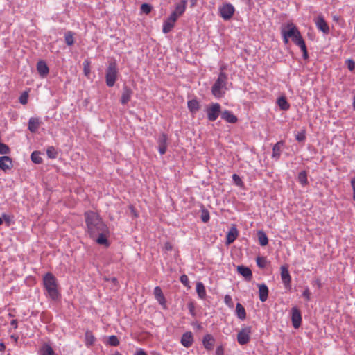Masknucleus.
<instances>
[{
	"mask_svg": "<svg viewBox=\"0 0 355 355\" xmlns=\"http://www.w3.org/2000/svg\"><path fill=\"white\" fill-rule=\"evenodd\" d=\"M87 232L89 236L98 244L109 246L107 237L110 234L109 228L103 221L100 216L92 211L85 213Z\"/></svg>",
	"mask_w": 355,
	"mask_h": 355,
	"instance_id": "obj_1",
	"label": "nucleus"
},
{
	"mask_svg": "<svg viewBox=\"0 0 355 355\" xmlns=\"http://www.w3.org/2000/svg\"><path fill=\"white\" fill-rule=\"evenodd\" d=\"M230 86H232V83L228 82L227 73L221 70L211 87V94L216 98H222L225 96Z\"/></svg>",
	"mask_w": 355,
	"mask_h": 355,
	"instance_id": "obj_2",
	"label": "nucleus"
},
{
	"mask_svg": "<svg viewBox=\"0 0 355 355\" xmlns=\"http://www.w3.org/2000/svg\"><path fill=\"white\" fill-rule=\"evenodd\" d=\"M43 285L46 291V295L53 300L60 297L58 289V282L55 277L51 272H47L43 277Z\"/></svg>",
	"mask_w": 355,
	"mask_h": 355,
	"instance_id": "obj_3",
	"label": "nucleus"
},
{
	"mask_svg": "<svg viewBox=\"0 0 355 355\" xmlns=\"http://www.w3.org/2000/svg\"><path fill=\"white\" fill-rule=\"evenodd\" d=\"M119 76V69L116 61L109 62L105 71V83L107 87H112L114 85Z\"/></svg>",
	"mask_w": 355,
	"mask_h": 355,
	"instance_id": "obj_4",
	"label": "nucleus"
},
{
	"mask_svg": "<svg viewBox=\"0 0 355 355\" xmlns=\"http://www.w3.org/2000/svg\"><path fill=\"white\" fill-rule=\"evenodd\" d=\"M285 28L287 31V36L292 39L295 45L299 46L305 42L300 32L293 23H288Z\"/></svg>",
	"mask_w": 355,
	"mask_h": 355,
	"instance_id": "obj_5",
	"label": "nucleus"
},
{
	"mask_svg": "<svg viewBox=\"0 0 355 355\" xmlns=\"http://www.w3.org/2000/svg\"><path fill=\"white\" fill-rule=\"evenodd\" d=\"M207 119L209 121H215L221 112V106L218 103H213L205 109Z\"/></svg>",
	"mask_w": 355,
	"mask_h": 355,
	"instance_id": "obj_6",
	"label": "nucleus"
},
{
	"mask_svg": "<svg viewBox=\"0 0 355 355\" xmlns=\"http://www.w3.org/2000/svg\"><path fill=\"white\" fill-rule=\"evenodd\" d=\"M234 12L235 8L230 3H225L218 8L219 15L225 21L230 20Z\"/></svg>",
	"mask_w": 355,
	"mask_h": 355,
	"instance_id": "obj_7",
	"label": "nucleus"
},
{
	"mask_svg": "<svg viewBox=\"0 0 355 355\" xmlns=\"http://www.w3.org/2000/svg\"><path fill=\"white\" fill-rule=\"evenodd\" d=\"M252 329L250 327H245L237 334V341L241 345L247 344L250 340Z\"/></svg>",
	"mask_w": 355,
	"mask_h": 355,
	"instance_id": "obj_8",
	"label": "nucleus"
},
{
	"mask_svg": "<svg viewBox=\"0 0 355 355\" xmlns=\"http://www.w3.org/2000/svg\"><path fill=\"white\" fill-rule=\"evenodd\" d=\"M281 270V279L282 283L286 289L290 290L291 288V277L289 273L288 267L286 266H282L280 268Z\"/></svg>",
	"mask_w": 355,
	"mask_h": 355,
	"instance_id": "obj_9",
	"label": "nucleus"
},
{
	"mask_svg": "<svg viewBox=\"0 0 355 355\" xmlns=\"http://www.w3.org/2000/svg\"><path fill=\"white\" fill-rule=\"evenodd\" d=\"M314 22L316 28L324 34L329 33V27L327 21L324 20L322 15H319L314 19Z\"/></svg>",
	"mask_w": 355,
	"mask_h": 355,
	"instance_id": "obj_10",
	"label": "nucleus"
},
{
	"mask_svg": "<svg viewBox=\"0 0 355 355\" xmlns=\"http://www.w3.org/2000/svg\"><path fill=\"white\" fill-rule=\"evenodd\" d=\"M292 324L295 329H298L302 323V315L300 311L296 306L291 309Z\"/></svg>",
	"mask_w": 355,
	"mask_h": 355,
	"instance_id": "obj_11",
	"label": "nucleus"
},
{
	"mask_svg": "<svg viewBox=\"0 0 355 355\" xmlns=\"http://www.w3.org/2000/svg\"><path fill=\"white\" fill-rule=\"evenodd\" d=\"M202 342L205 349L211 351L214 349L216 340L212 335L207 334L203 336Z\"/></svg>",
	"mask_w": 355,
	"mask_h": 355,
	"instance_id": "obj_12",
	"label": "nucleus"
},
{
	"mask_svg": "<svg viewBox=\"0 0 355 355\" xmlns=\"http://www.w3.org/2000/svg\"><path fill=\"white\" fill-rule=\"evenodd\" d=\"M180 343L184 347H190L193 343V334L191 331L184 333L181 337Z\"/></svg>",
	"mask_w": 355,
	"mask_h": 355,
	"instance_id": "obj_13",
	"label": "nucleus"
},
{
	"mask_svg": "<svg viewBox=\"0 0 355 355\" xmlns=\"http://www.w3.org/2000/svg\"><path fill=\"white\" fill-rule=\"evenodd\" d=\"M132 94V90L130 87L126 85L123 86L121 97V104L126 105L130 101Z\"/></svg>",
	"mask_w": 355,
	"mask_h": 355,
	"instance_id": "obj_14",
	"label": "nucleus"
},
{
	"mask_svg": "<svg viewBox=\"0 0 355 355\" xmlns=\"http://www.w3.org/2000/svg\"><path fill=\"white\" fill-rule=\"evenodd\" d=\"M12 159L8 156H2L0 157V168L3 171H6L8 170H10L12 168Z\"/></svg>",
	"mask_w": 355,
	"mask_h": 355,
	"instance_id": "obj_15",
	"label": "nucleus"
},
{
	"mask_svg": "<svg viewBox=\"0 0 355 355\" xmlns=\"http://www.w3.org/2000/svg\"><path fill=\"white\" fill-rule=\"evenodd\" d=\"M284 145V141L277 142L272 148V158L276 161L279 160L282 154V148Z\"/></svg>",
	"mask_w": 355,
	"mask_h": 355,
	"instance_id": "obj_16",
	"label": "nucleus"
},
{
	"mask_svg": "<svg viewBox=\"0 0 355 355\" xmlns=\"http://www.w3.org/2000/svg\"><path fill=\"white\" fill-rule=\"evenodd\" d=\"M154 295L156 300L163 306L164 308H166V298L162 293V291L159 286H156L154 288Z\"/></svg>",
	"mask_w": 355,
	"mask_h": 355,
	"instance_id": "obj_17",
	"label": "nucleus"
},
{
	"mask_svg": "<svg viewBox=\"0 0 355 355\" xmlns=\"http://www.w3.org/2000/svg\"><path fill=\"white\" fill-rule=\"evenodd\" d=\"M37 70L40 76L42 78L46 76L49 72V67L47 66L46 63L43 60H40L37 62Z\"/></svg>",
	"mask_w": 355,
	"mask_h": 355,
	"instance_id": "obj_18",
	"label": "nucleus"
},
{
	"mask_svg": "<svg viewBox=\"0 0 355 355\" xmlns=\"http://www.w3.org/2000/svg\"><path fill=\"white\" fill-rule=\"evenodd\" d=\"M239 235V231L236 229V227L233 226L232 227L228 232L227 233L226 236V243L230 244L232 243L237 238Z\"/></svg>",
	"mask_w": 355,
	"mask_h": 355,
	"instance_id": "obj_19",
	"label": "nucleus"
},
{
	"mask_svg": "<svg viewBox=\"0 0 355 355\" xmlns=\"http://www.w3.org/2000/svg\"><path fill=\"white\" fill-rule=\"evenodd\" d=\"M38 355H56L52 347L46 343H44L38 351Z\"/></svg>",
	"mask_w": 355,
	"mask_h": 355,
	"instance_id": "obj_20",
	"label": "nucleus"
},
{
	"mask_svg": "<svg viewBox=\"0 0 355 355\" xmlns=\"http://www.w3.org/2000/svg\"><path fill=\"white\" fill-rule=\"evenodd\" d=\"M237 271L241 275L244 277L246 280H251L252 277V273L248 267H245L244 266H239L237 267Z\"/></svg>",
	"mask_w": 355,
	"mask_h": 355,
	"instance_id": "obj_21",
	"label": "nucleus"
},
{
	"mask_svg": "<svg viewBox=\"0 0 355 355\" xmlns=\"http://www.w3.org/2000/svg\"><path fill=\"white\" fill-rule=\"evenodd\" d=\"M259 295L261 302H264L268 297V288L265 284L259 285Z\"/></svg>",
	"mask_w": 355,
	"mask_h": 355,
	"instance_id": "obj_22",
	"label": "nucleus"
},
{
	"mask_svg": "<svg viewBox=\"0 0 355 355\" xmlns=\"http://www.w3.org/2000/svg\"><path fill=\"white\" fill-rule=\"evenodd\" d=\"M40 120L37 118L31 117L29 119L28 121V130L33 132L35 133L37 131L39 127H40Z\"/></svg>",
	"mask_w": 355,
	"mask_h": 355,
	"instance_id": "obj_23",
	"label": "nucleus"
},
{
	"mask_svg": "<svg viewBox=\"0 0 355 355\" xmlns=\"http://www.w3.org/2000/svg\"><path fill=\"white\" fill-rule=\"evenodd\" d=\"M222 119L230 123H235L238 120L237 117L229 110H225L222 113Z\"/></svg>",
	"mask_w": 355,
	"mask_h": 355,
	"instance_id": "obj_24",
	"label": "nucleus"
},
{
	"mask_svg": "<svg viewBox=\"0 0 355 355\" xmlns=\"http://www.w3.org/2000/svg\"><path fill=\"white\" fill-rule=\"evenodd\" d=\"M187 107L189 110L195 114L200 110V103L196 99L189 100L187 102Z\"/></svg>",
	"mask_w": 355,
	"mask_h": 355,
	"instance_id": "obj_25",
	"label": "nucleus"
},
{
	"mask_svg": "<svg viewBox=\"0 0 355 355\" xmlns=\"http://www.w3.org/2000/svg\"><path fill=\"white\" fill-rule=\"evenodd\" d=\"M175 21H171L168 17L164 21L162 31L164 33H168L172 31L175 26Z\"/></svg>",
	"mask_w": 355,
	"mask_h": 355,
	"instance_id": "obj_26",
	"label": "nucleus"
},
{
	"mask_svg": "<svg viewBox=\"0 0 355 355\" xmlns=\"http://www.w3.org/2000/svg\"><path fill=\"white\" fill-rule=\"evenodd\" d=\"M187 3V0H182L180 3H177L175 7L174 11L179 15L182 16L186 10V6Z\"/></svg>",
	"mask_w": 355,
	"mask_h": 355,
	"instance_id": "obj_27",
	"label": "nucleus"
},
{
	"mask_svg": "<svg viewBox=\"0 0 355 355\" xmlns=\"http://www.w3.org/2000/svg\"><path fill=\"white\" fill-rule=\"evenodd\" d=\"M236 315L237 318L241 320H243L246 318V312L245 308L241 304L237 303L236 306Z\"/></svg>",
	"mask_w": 355,
	"mask_h": 355,
	"instance_id": "obj_28",
	"label": "nucleus"
},
{
	"mask_svg": "<svg viewBox=\"0 0 355 355\" xmlns=\"http://www.w3.org/2000/svg\"><path fill=\"white\" fill-rule=\"evenodd\" d=\"M85 345L87 347H92L96 341V338H95L94 336L90 331H86L85 336Z\"/></svg>",
	"mask_w": 355,
	"mask_h": 355,
	"instance_id": "obj_29",
	"label": "nucleus"
},
{
	"mask_svg": "<svg viewBox=\"0 0 355 355\" xmlns=\"http://www.w3.org/2000/svg\"><path fill=\"white\" fill-rule=\"evenodd\" d=\"M258 241L261 246H266L268 243V239L266 234L263 230L257 232Z\"/></svg>",
	"mask_w": 355,
	"mask_h": 355,
	"instance_id": "obj_30",
	"label": "nucleus"
},
{
	"mask_svg": "<svg viewBox=\"0 0 355 355\" xmlns=\"http://www.w3.org/2000/svg\"><path fill=\"white\" fill-rule=\"evenodd\" d=\"M277 103L282 110L286 111L290 108V105L284 96L278 98Z\"/></svg>",
	"mask_w": 355,
	"mask_h": 355,
	"instance_id": "obj_31",
	"label": "nucleus"
},
{
	"mask_svg": "<svg viewBox=\"0 0 355 355\" xmlns=\"http://www.w3.org/2000/svg\"><path fill=\"white\" fill-rule=\"evenodd\" d=\"M196 293L200 299H205L206 296V291L204 284L199 282L196 284Z\"/></svg>",
	"mask_w": 355,
	"mask_h": 355,
	"instance_id": "obj_32",
	"label": "nucleus"
},
{
	"mask_svg": "<svg viewBox=\"0 0 355 355\" xmlns=\"http://www.w3.org/2000/svg\"><path fill=\"white\" fill-rule=\"evenodd\" d=\"M64 41L67 46H72L74 44L75 40H74V33L68 31L64 33Z\"/></svg>",
	"mask_w": 355,
	"mask_h": 355,
	"instance_id": "obj_33",
	"label": "nucleus"
},
{
	"mask_svg": "<svg viewBox=\"0 0 355 355\" xmlns=\"http://www.w3.org/2000/svg\"><path fill=\"white\" fill-rule=\"evenodd\" d=\"M297 180L303 187L306 186L309 184L306 171H302L300 172L297 176Z\"/></svg>",
	"mask_w": 355,
	"mask_h": 355,
	"instance_id": "obj_34",
	"label": "nucleus"
},
{
	"mask_svg": "<svg viewBox=\"0 0 355 355\" xmlns=\"http://www.w3.org/2000/svg\"><path fill=\"white\" fill-rule=\"evenodd\" d=\"M31 161L37 164L42 162V158L40 156V153L38 151H33L31 155Z\"/></svg>",
	"mask_w": 355,
	"mask_h": 355,
	"instance_id": "obj_35",
	"label": "nucleus"
},
{
	"mask_svg": "<svg viewBox=\"0 0 355 355\" xmlns=\"http://www.w3.org/2000/svg\"><path fill=\"white\" fill-rule=\"evenodd\" d=\"M167 141L168 136L165 133H162L157 139L158 146H167Z\"/></svg>",
	"mask_w": 355,
	"mask_h": 355,
	"instance_id": "obj_36",
	"label": "nucleus"
},
{
	"mask_svg": "<svg viewBox=\"0 0 355 355\" xmlns=\"http://www.w3.org/2000/svg\"><path fill=\"white\" fill-rule=\"evenodd\" d=\"M46 154L49 158L55 159L58 156V152L53 146L48 147Z\"/></svg>",
	"mask_w": 355,
	"mask_h": 355,
	"instance_id": "obj_37",
	"label": "nucleus"
},
{
	"mask_svg": "<svg viewBox=\"0 0 355 355\" xmlns=\"http://www.w3.org/2000/svg\"><path fill=\"white\" fill-rule=\"evenodd\" d=\"M201 220L203 223H207L210 219L209 212L207 209H202L201 210Z\"/></svg>",
	"mask_w": 355,
	"mask_h": 355,
	"instance_id": "obj_38",
	"label": "nucleus"
},
{
	"mask_svg": "<svg viewBox=\"0 0 355 355\" xmlns=\"http://www.w3.org/2000/svg\"><path fill=\"white\" fill-rule=\"evenodd\" d=\"M107 343H108V345H110L111 346L116 347L119 345V340L118 338L116 337V336L112 335V336H109Z\"/></svg>",
	"mask_w": 355,
	"mask_h": 355,
	"instance_id": "obj_39",
	"label": "nucleus"
},
{
	"mask_svg": "<svg viewBox=\"0 0 355 355\" xmlns=\"http://www.w3.org/2000/svg\"><path fill=\"white\" fill-rule=\"evenodd\" d=\"M152 8H153L152 6L148 3H142L141 6V12L146 14V15L149 14L151 12Z\"/></svg>",
	"mask_w": 355,
	"mask_h": 355,
	"instance_id": "obj_40",
	"label": "nucleus"
},
{
	"mask_svg": "<svg viewBox=\"0 0 355 355\" xmlns=\"http://www.w3.org/2000/svg\"><path fill=\"white\" fill-rule=\"evenodd\" d=\"M257 265L261 268H264L266 266V259L263 257H258L256 259Z\"/></svg>",
	"mask_w": 355,
	"mask_h": 355,
	"instance_id": "obj_41",
	"label": "nucleus"
},
{
	"mask_svg": "<svg viewBox=\"0 0 355 355\" xmlns=\"http://www.w3.org/2000/svg\"><path fill=\"white\" fill-rule=\"evenodd\" d=\"M295 139L299 142L304 141L306 139L305 130H302L301 132H297L295 135Z\"/></svg>",
	"mask_w": 355,
	"mask_h": 355,
	"instance_id": "obj_42",
	"label": "nucleus"
},
{
	"mask_svg": "<svg viewBox=\"0 0 355 355\" xmlns=\"http://www.w3.org/2000/svg\"><path fill=\"white\" fill-rule=\"evenodd\" d=\"M9 147L5 144L0 141V154L6 155L9 153Z\"/></svg>",
	"mask_w": 355,
	"mask_h": 355,
	"instance_id": "obj_43",
	"label": "nucleus"
},
{
	"mask_svg": "<svg viewBox=\"0 0 355 355\" xmlns=\"http://www.w3.org/2000/svg\"><path fill=\"white\" fill-rule=\"evenodd\" d=\"M28 93L26 92H24L19 96V103H21L22 105H26L28 102Z\"/></svg>",
	"mask_w": 355,
	"mask_h": 355,
	"instance_id": "obj_44",
	"label": "nucleus"
},
{
	"mask_svg": "<svg viewBox=\"0 0 355 355\" xmlns=\"http://www.w3.org/2000/svg\"><path fill=\"white\" fill-rule=\"evenodd\" d=\"M232 180L234 181L236 185L239 187L242 186L243 184L241 178L237 174L235 173L232 175Z\"/></svg>",
	"mask_w": 355,
	"mask_h": 355,
	"instance_id": "obj_45",
	"label": "nucleus"
},
{
	"mask_svg": "<svg viewBox=\"0 0 355 355\" xmlns=\"http://www.w3.org/2000/svg\"><path fill=\"white\" fill-rule=\"evenodd\" d=\"M299 47L300 48L301 51H302V57L304 60H306L309 57L308 55V51H307V49H306V44H305V42L301 45L299 46Z\"/></svg>",
	"mask_w": 355,
	"mask_h": 355,
	"instance_id": "obj_46",
	"label": "nucleus"
},
{
	"mask_svg": "<svg viewBox=\"0 0 355 355\" xmlns=\"http://www.w3.org/2000/svg\"><path fill=\"white\" fill-rule=\"evenodd\" d=\"M311 293L308 287H306L303 291L302 295L308 302L311 299Z\"/></svg>",
	"mask_w": 355,
	"mask_h": 355,
	"instance_id": "obj_47",
	"label": "nucleus"
},
{
	"mask_svg": "<svg viewBox=\"0 0 355 355\" xmlns=\"http://www.w3.org/2000/svg\"><path fill=\"white\" fill-rule=\"evenodd\" d=\"M83 71L85 76H88L90 73L89 64L87 61H85L83 63Z\"/></svg>",
	"mask_w": 355,
	"mask_h": 355,
	"instance_id": "obj_48",
	"label": "nucleus"
},
{
	"mask_svg": "<svg viewBox=\"0 0 355 355\" xmlns=\"http://www.w3.org/2000/svg\"><path fill=\"white\" fill-rule=\"evenodd\" d=\"M224 302L229 307H232V306H233L232 297L230 295H226L225 296V297H224Z\"/></svg>",
	"mask_w": 355,
	"mask_h": 355,
	"instance_id": "obj_49",
	"label": "nucleus"
},
{
	"mask_svg": "<svg viewBox=\"0 0 355 355\" xmlns=\"http://www.w3.org/2000/svg\"><path fill=\"white\" fill-rule=\"evenodd\" d=\"M281 33H282V38H283V42L284 44H288V38L289 36H287V31L285 28H283L281 31Z\"/></svg>",
	"mask_w": 355,
	"mask_h": 355,
	"instance_id": "obj_50",
	"label": "nucleus"
},
{
	"mask_svg": "<svg viewBox=\"0 0 355 355\" xmlns=\"http://www.w3.org/2000/svg\"><path fill=\"white\" fill-rule=\"evenodd\" d=\"M106 280L110 282L112 284L115 290L118 288V280L116 277L108 278L106 279Z\"/></svg>",
	"mask_w": 355,
	"mask_h": 355,
	"instance_id": "obj_51",
	"label": "nucleus"
},
{
	"mask_svg": "<svg viewBox=\"0 0 355 355\" xmlns=\"http://www.w3.org/2000/svg\"><path fill=\"white\" fill-rule=\"evenodd\" d=\"M187 306H188L190 314L193 316H195L196 312H195V306H194L193 303H192V302L189 303Z\"/></svg>",
	"mask_w": 355,
	"mask_h": 355,
	"instance_id": "obj_52",
	"label": "nucleus"
},
{
	"mask_svg": "<svg viewBox=\"0 0 355 355\" xmlns=\"http://www.w3.org/2000/svg\"><path fill=\"white\" fill-rule=\"evenodd\" d=\"M180 280L184 286H187L189 284V279L186 275H181Z\"/></svg>",
	"mask_w": 355,
	"mask_h": 355,
	"instance_id": "obj_53",
	"label": "nucleus"
},
{
	"mask_svg": "<svg viewBox=\"0 0 355 355\" xmlns=\"http://www.w3.org/2000/svg\"><path fill=\"white\" fill-rule=\"evenodd\" d=\"M215 355H224V348L222 345L218 346L216 347Z\"/></svg>",
	"mask_w": 355,
	"mask_h": 355,
	"instance_id": "obj_54",
	"label": "nucleus"
},
{
	"mask_svg": "<svg viewBox=\"0 0 355 355\" xmlns=\"http://www.w3.org/2000/svg\"><path fill=\"white\" fill-rule=\"evenodd\" d=\"M179 16L174 10L171 13L170 16L168 17L169 19H171V21H176L177 19L180 17Z\"/></svg>",
	"mask_w": 355,
	"mask_h": 355,
	"instance_id": "obj_55",
	"label": "nucleus"
},
{
	"mask_svg": "<svg viewBox=\"0 0 355 355\" xmlns=\"http://www.w3.org/2000/svg\"><path fill=\"white\" fill-rule=\"evenodd\" d=\"M347 63H348V64H347V67H348V69H349L350 71H353V70L354 69V67H355V63H354V62L352 60L349 59V60H347Z\"/></svg>",
	"mask_w": 355,
	"mask_h": 355,
	"instance_id": "obj_56",
	"label": "nucleus"
},
{
	"mask_svg": "<svg viewBox=\"0 0 355 355\" xmlns=\"http://www.w3.org/2000/svg\"><path fill=\"white\" fill-rule=\"evenodd\" d=\"M350 183L353 191V200L355 201V177L351 179Z\"/></svg>",
	"mask_w": 355,
	"mask_h": 355,
	"instance_id": "obj_57",
	"label": "nucleus"
},
{
	"mask_svg": "<svg viewBox=\"0 0 355 355\" xmlns=\"http://www.w3.org/2000/svg\"><path fill=\"white\" fill-rule=\"evenodd\" d=\"M167 150V146H158V151L160 155H164Z\"/></svg>",
	"mask_w": 355,
	"mask_h": 355,
	"instance_id": "obj_58",
	"label": "nucleus"
},
{
	"mask_svg": "<svg viewBox=\"0 0 355 355\" xmlns=\"http://www.w3.org/2000/svg\"><path fill=\"white\" fill-rule=\"evenodd\" d=\"M3 220H4L8 225L10 224V216L9 215H7L6 214H3L2 215V218H1Z\"/></svg>",
	"mask_w": 355,
	"mask_h": 355,
	"instance_id": "obj_59",
	"label": "nucleus"
},
{
	"mask_svg": "<svg viewBox=\"0 0 355 355\" xmlns=\"http://www.w3.org/2000/svg\"><path fill=\"white\" fill-rule=\"evenodd\" d=\"M134 355H146V353L143 349L140 348L136 351Z\"/></svg>",
	"mask_w": 355,
	"mask_h": 355,
	"instance_id": "obj_60",
	"label": "nucleus"
},
{
	"mask_svg": "<svg viewBox=\"0 0 355 355\" xmlns=\"http://www.w3.org/2000/svg\"><path fill=\"white\" fill-rule=\"evenodd\" d=\"M10 324L15 328L16 329L17 327V320H12L10 322Z\"/></svg>",
	"mask_w": 355,
	"mask_h": 355,
	"instance_id": "obj_61",
	"label": "nucleus"
},
{
	"mask_svg": "<svg viewBox=\"0 0 355 355\" xmlns=\"http://www.w3.org/2000/svg\"><path fill=\"white\" fill-rule=\"evenodd\" d=\"M6 349V346L3 343H0V352H3Z\"/></svg>",
	"mask_w": 355,
	"mask_h": 355,
	"instance_id": "obj_62",
	"label": "nucleus"
},
{
	"mask_svg": "<svg viewBox=\"0 0 355 355\" xmlns=\"http://www.w3.org/2000/svg\"><path fill=\"white\" fill-rule=\"evenodd\" d=\"M353 109L355 110V95L353 97Z\"/></svg>",
	"mask_w": 355,
	"mask_h": 355,
	"instance_id": "obj_63",
	"label": "nucleus"
},
{
	"mask_svg": "<svg viewBox=\"0 0 355 355\" xmlns=\"http://www.w3.org/2000/svg\"><path fill=\"white\" fill-rule=\"evenodd\" d=\"M114 355H121V354L119 352H116Z\"/></svg>",
	"mask_w": 355,
	"mask_h": 355,
	"instance_id": "obj_64",
	"label": "nucleus"
}]
</instances>
